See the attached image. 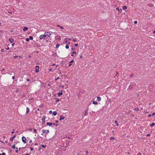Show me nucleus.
<instances>
[{"label":"nucleus","mask_w":155,"mask_h":155,"mask_svg":"<svg viewBox=\"0 0 155 155\" xmlns=\"http://www.w3.org/2000/svg\"><path fill=\"white\" fill-rule=\"evenodd\" d=\"M116 9L119 12H121L122 11V10L121 9H119L118 8H117Z\"/></svg>","instance_id":"15"},{"label":"nucleus","mask_w":155,"mask_h":155,"mask_svg":"<svg viewBox=\"0 0 155 155\" xmlns=\"http://www.w3.org/2000/svg\"><path fill=\"white\" fill-rule=\"evenodd\" d=\"M59 45H60L59 44H57L56 45V48H58L59 47Z\"/></svg>","instance_id":"26"},{"label":"nucleus","mask_w":155,"mask_h":155,"mask_svg":"<svg viewBox=\"0 0 155 155\" xmlns=\"http://www.w3.org/2000/svg\"><path fill=\"white\" fill-rule=\"evenodd\" d=\"M60 28L61 29H63V27H62V26H60Z\"/></svg>","instance_id":"51"},{"label":"nucleus","mask_w":155,"mask_h":155,"mask_svg":"<svg viewBox=\"0 0 155 155\" xmlns=\"http://www.w3.org/2000/svg\"><path fill=\"white\" fill-rule=\"evenodd\" d=\"M16 137V135H14L12 137H11L10 138V141H13V139Z\"/></svg>","instance_id":"5"},{"label":"nucleus","mask_w":155,"mask_h":155,"mask_svg":"<svg viewBox=\"0 0 155 155\" xmlns=\"http://www.w3.org/2000/svg\"><path fill=\"white\" fill-rule=\"evenodd\" d=\"M27 81H29V79H27Z\"/></svg>","instance_id":"55"},{"label":"nucleus","mask_w":155,"mask_h":155,"mask_svg":"<svg viewBox=\"0 0 155 155\" xmlns=\"http://www.w3.org/2000/svg\"><path fill=\"white\" fill-rule=\"evenodd\" d=\"M46 124L48 126H51L53 124V123H49V122H47L46 123Z\"/></svg>","instance_id":"9"},{"label":"nucleus","mask_w":155,"mask_h":155,"mask_svg":"<svg viewBox=\"0 0 155 155\" xmlns=\"http://www.w3.org/2000/svg\"><path fill=\"white\" fill-rule=\"evenodd\" d=\"M53 115L54 116L56 115L57 113L56 111H54L53 113Z\"/></svg>","instance_id":"13"},{"label":"nucleus","mask_w":155,"mask_h":155,"mask_svg":"<svg viewBox=\"0 0 155 155\" xmlns=\"http://www.w3.org/2000/svg\"><path fill=\"white\" fill-rule=\"evenodd\" d=\"M12 148L14 149L15 148V144H14L12 146Z\"/></svg>","instance_id":"30"},{"label":"nucleus","mask_w":155,"mask_h":155,"mask_svg":"<svg viewBox=\"0 0 155 155\" xmlns=\"http://www.w3.org/2000/svg\"><path fill=\"white\" fill-rule=\"evenodd\" d=\"M115 139V138L114 137H110V140H114Z\"/></svg>","instance_id":"20"},{"label":"nucleus","mask_w":155,"mask_h":155,"mask_svg":"<svg viewBox=\"0 0 155 155\" xmlns=\"http://www.w3.org/2000/svg\"><path fill=\"white\" fill-rule=\"evenodd\" d=\"M25 40H26V41H29V40H30V39H25Z\"/></svg>","instance_id":"48"},{"label":"nucleus","mask_w":155,"mask_h":155,"mask_svg":"<svg viewBox=\"0 0 155 155\" xmlns=\"http://www.w3.org/2000/svg\"><path fill=\"white\" fill-rule=\"evenodd\" d=\"M45 132L46 134H48L49 133V130H45Z\"/></svg>","instance_id":"24"},{"label":"nucleus","mask_w":155,"mask_h":155,"mask_svg":"<svg viewBox=\"0 0 155 155\" xmlns=\"http://www.w3.org/2000/svg\"><path fill=\"white\" fill-rule=\"evenodd\" d=\"M155 115V113H153L152 114V116H153V115Z\"/></svg>","instance_id":"45"},{"label":"nucleus","mask_w":155,"mask_h":155,"mask_svg":"<svg viewBox=\"0 0 155 155\" xmlns=\"http://www.w3.org/2000/svg\"><path fill=\"white\" fill-rule=\"evenodd\" d=\"M72 40H73V41H76V39H72Z\"/></svg>","instance_id":"53"},{"label":"nucleus","mask_w":155,"mask_h":155,"mask_svg":"<svg viewBox=\"0 0 155 155\" xmlns=\"http://www.w3.org/2000/svg\"><path fill=\"white\" fill-rule=\"evenodd\" d=\"M134 76V74H132L130 76V77H132L133 76Z\"/></svg>","instance_id":"47"},{"label":"nucleus","mask_w":155,"mask_h":155,"mask_svg":"<svg viewBox=\"0 0 155 155\" xmlns=\"http://www.w3.org/2000/svg\"><path fill=\"white\" fill-rule=\"evenodd\" d=\"M147 136L148 137H149L150 136V134H148L147 135Z\"/></svg>","instance_id":"49"},{"label":"nucleus","mask_w":155,"mask_h":155,"mask_svg":"<svg viewBox=\"0 0 155 155\" xmlns=\"http://www.w3.org/2000/svg\"><path fill=\"white\" fill-rule=\"evenodd\" d=\"M76 51L73 52L72 53V54H76Z\"/></svg>","instance_id":"39"},{"label":"nucleus","mask_w":155,"mask_h":155,"mask_svg":"<svg viewBox=\"0 0 155 155\" xmlns=\"http://www.w3.org/2000/svg\"><path fill=\"white\" fill-rule=\"evenodd\" d=\"M62 87V88H63L64 87V86L63 85L62 86H61V85H60V86H59V87Z\"/></svg>","instance_id":"43"},{"label":"nucleus","mask_w":155,"mask_h":155,"mask_svg":"<svg viewBox=\"0 0 155 155\" xmlns=\"http://www.w3.org/2000/svg\"><path fill=\"white\" fill-rule=\"evenodd\" d=\"M46 119V116H43L42 118V121L43 123H45V119Z\"/></svg>","instance_id":"3"},{"label":"nucleus","mask_w":155,"mask_h":155,"mask_svg":"<svg viewBox=\"0 0 155 155\" xmlns=\"http://www.w3.org/2000/svg\"><path fill=\"white\" fill-rule=\"evenodd\" d=\"M57 26L58 27H60V26L59 25H57Z\"/></svg>","instance_id":"54"},{"label":"nucleus","mask_w":155,"mask_h":155,"mask_svg":"<svg viewBox=\"0 0 155 155\" xmlns=\"http://www.w3.org/2000/svg\"><path fill=\"white\" fill-rule=\"evenodd\" d=\"M134 110H135L137 111L139 110V108L138 107L135 108Z\"/></svg>","instance_id":"23"},{"label":"nucleus","mask_w":155,"mask_h":155,"mask_svg":"<svg viewBox=\"0 0 155 155\" xmlns=\"http://www.w3.org/2000/svg\"><path fill=\"white\" fill-rule=\"evenodd\" d=\"M11 43H12L14 41V39H9Z\"/></svg>","instance_id":"25"},{"label":"nucleus","mask_w":155,"mask_h":155,"mask_svg":"<svg viewBox=\"0 0 155 155\" xmlns=\"http://www.w3.org/2000/svg\"><path fill=\"white\" fill-rule=\"evenodd\" d=\"M38 145V143H36L35 144H34V146L35 145Z\"/></svg>","instance_id":"58"},{"label":"nucleus","mask_w":155,"mask_h":155,"mask_svg":"<svg viewBox=\"0 0 155 155\" xmlns=\"http://www.w3.org/2000/svg\"><path fill=\"white\" fill-rule=\"evenodd\" d=\"M26 110H27V111H26V114H28L29 113V112L30 111V110H29V109L28 107H27Z\"/></svg>","instance_id":"8"},{"label":"nucleus","mask_w":155,"mask_h":155,"mask_svg":"<svg viewBox=\"0 0 155 155\" xmlns=\"http://www.w3.org/2000/svg\"><path fill=\"white\" fill-rule=\"evenodd\" d=\"M28 30V28L27 27H24L23 30V31H26Z\"/></svg>","instance_id":"11"},{"label":"nucleus","mask_w":155,"mask_h":155,"mask_svg":"<svg viewBox=\"0 0 155 155\" xmlns=\"http://www.w3.org/2000/svg\"><path fill=\"white\" fill-rule=\"evenodd\" d=\"M138 155H142V154L140 153H139Z\"/></svg>","instance_id":"57"},{"label":"nucleus","mask_w":155,"mask_h":155,"mask_svg":"<svg viewBox=\"0 0 155 155\" xmlns=\"http://www.w3.org/2000/svg\"><path fill=\"white\" fill-rule=\"evenodd\" d=\"M52 71V69L51 68H50L49 69V71Z\"/></svg>","instance_id":"46"},{"label":"nucleus","mask_w":155,"mask_h":155,"mask_svg":"<svg viewBox=\"0 0 155 155\" xmlns=\"http://www.w3.org/2000/svg\"><path fill=\"white\" fill-rule=\"evenodd\" d=\"M74 62V61L73 60H71L70 62V64H69V66L70 67L72 65L71 63H73Z\"/></svg>","instance_id":"10"},{"label":"nucleus","mask_w":155,"mask_h":155,"mask_svg":"<svg viewBox=\"0 0 155 155\" xmlns=\"http://www.w3.org/2000/svg\"><path fill=\"white\" fill-rule=\"evenodd\" d=\"M64 118H65V117H64L63 116H60V117L59 120H62L64 119Z\"/></svg>","instance_id":"7"},{"label":"nucleus","mask_w":155,"mask_h":155,"mask_svg":"<svg viewBox=\"0 0 155 155\" xmlns=\"http://www.w3.org/2000/svg\"><path fill=\"white\" fill-rule=\"evenodd\" d=\"M29 38H26V39H33V37L32 36H30L29 37Z\"/></svg>","instance_id":"19"},{"label":"nucleus","mask_w":155,"mask_h":155,"mask_svg":"<svg viewBox=\"0 0 155 155\" xmlns=\"http://www.w3.org/2000/svg\"><path fill=\"white\" fill-rule=\"evenodd\" d=\"M152 116V115H150V114H149L148 115V117H150Z\"/></svg>","instance_id":"59"},{"label":"nucleus","mask_w":155,"mask_h":155,"mask_svg":"<svg viewBox=\"0 0 155 155\" xmlns=\"http://www.w3.org/2000/svg\"><path fill=\"white\" fill-rule=\"evenodd\" d=\"M45 130L43 129L42 130V132L43 133H45Z\"/></svg>","instance_id":"31"},{"label":"nucleus","mask_w":155,"mask_h":155,"mask_svg":"<svg viewBox=\"0 0 155 155\" xmlns=\"http://www.w3.org/2000/svg\"><path fill=\"white\" fill-rule=\"evenodd\" d=\"M36 69L35 70V71L36 72H38L39 71V67L38 66H36L35 67Z\"/></svg>","instance_id":"4"},{"label":"nucleus","mask_w":155,"mask_h":155,"mask_svg":"<svg viewBox=\"0 0 155 155\" xmlns=\"http://www.w3.org/2000/svg\"><path fill=\"white\" fill-rule=\"evenodd\" d=\"M92 103L93 104H97L98 103L97 102H96L95 101H92Z\"/></svg>","instance_id":"14"},{"label":"nucleus","mask_w":155,"mask_h":155,"mask_svg":"<svg viewBox=\"0 0 155 155\" xmlns=\"http://www.w3.org/2000/svg\"><path fill=\"white\" fill-rule=\"evenodd\" d=\"M137 21H135L134 22V23L135 24H137Z\"/></svg>","instance_id":"38"},{"label":"nucleus","mask_w":155,"mask_h":155,"mask_svg":"<svg viewBox=\"0 0 155 155\" xmlns=\"http://www.w3.org/2000/svg\"><path fill=\"white\" fill-rule=\"evenodd\" d=\"M16 150H15V152L16 153H17L18 152V147H16Z\"/></svg>","instance_id":"28"},{"label":"nucleus","mask_w":155,"mask_h":155,"mask_svg":"<svg viewBox=\"0 0 155 155\" xmlns=\"http://www.w3.org/2000/svg\"><path fill=\"white\" fill-rule=\"evenodd\" d=\"M22 140L23 142L24 143H26V138L25 137H24V136L22 137Z\"/></svg>","instance_id":"2"},{"label":"nucleus","mask_w":155,"mask_h":155,"mask_svg":"<svg viewBox=\"0 0 155 155\" xmlns=\"http://www.w3.org/2000/svg\"><path fill=\"white\" fill-rule=\"evenodd\" d=\"M1 155H6V154L5 153H2V154H1Z\"/></svg>","instance_id":"35"},{"label":"nucleus","mask_w":155,"mask_h":155,"mask_svg":"<svg viewBox=\"0 0 155 155\" xmlns=\"http://www.w3.org/2000/svg\"><path fill=\"white\" fill-rule=\"evenodd\" d=\"M127 6H123V9L124 10H126L127 9Z\"/></svg>","instance_id":"18"},{"label":"nucleus","mask_w":155,"mask_h":155,"mask_svg":"<svg viewBox=\"0 0 155 155\" xmlns=\"http://www.w3.org/2000/svg\"><path fill=\"white\" fill-rule=\"evenodd\" d=\"M55 122H56V123H58V120H56V121H55Z\"/></svg>","instance_id":"50"},{"label":"nucleus","mask_w":155,"mask_h":155,"mask_svg":"<svg viewBox=\"0 0 155 155\" xmlns=\"http://www.w3.org/2000/svg\"><path fill=\"white\" fill-rule=\"evenodd\" d=\"M153 33H155V30H154L153 31Z\"/></svg>","instance_id":"64"},{"label":"nucleus","mask_w":155,"mask_h":155,"mask_svg":"<svg viewBox=\"0 0 155 155\" xmlns=\"http://www.w3.org/2000/svg\"><path fill=\"white\" fill-rule=\"evenodd\" d=\"M59 79V77H58L57 78H55V81H57V80H58V79Z\"/></svg>","instance_id":"34"},{"label":"nucleus","mask_w":155,"mask_h":155,"mask_svg":"<svg viewBox=\"0 0 155 155\" xmlns=\"http://www.w3.org/2000/svg\"><path fill=\"white\" fill-rule=\"evenodd\" d=\"M52 111H51V110H50V111H49V114H52Z\"/></svg>","instance_id":"37"},{"label":"nucleus","mask_w":155,"mask_h":155,"mask_svg":"<svg viewBox=\"0 0 155 155\" xmlns=\"http://www.w3.org/2000/svg\"><path fill=\"white\" fill-rule=\"evenodd\" d=\"M36 130H36V129H34V132H35V133H37Z\"/></svg>","instance_id":"41"},{"label":"nucleus","mask_w":155,"mask_h":155,"mask_svg":"<svg viewBox=\"0 0 155 155\" xmlns=\"http://www.w3.org/2000/svg\"><path fill=\"white\" fill-rule=\"evenodd\" d=\"M32 140H30V141H29V143H32Z\"/></svg>","instance_id":"52"},{"label":"nucleus","mask_w":155,"mask_h":155,"mask_svg":"<svg viewBox=\"0 0 155 155\" xmlns=\"http://www.w3.org/2000/svg\"><path fill=\"white\" fill-rule=\"evenodd\" d=\"M64 41H65L66 43H67V42H68V41H67L66 40V39H64Z\"/></svg>","instance_id":"56"},{"label":"nucleus","mask_w":155,"mask_h":155,"mask_svg":"<svg viewBox=\"0 0 155 155\" xmlns=\"http://www.w3.org/2000/svg\"><path fill=\"white\" fill-rule=\"evenodd\" d=\"M4 51H5V50H4V49H1V52H4Z\"/></svg>","instance_id":"29"},{"label":"nucleus","mask_w":155,"mask_h":155,"mask_svg":"<svg viewBox=\"0 0 155 155\" xmlns=\"http://www.w3.org/2000/svg\"><path fill=\"white\" fill-rule=\"evenodd\" d=\"M61 92H60V93H58V97H60L61 95L63 94V93L62 92V91H63L61 90Z\"/></svg>","instance_id":"6"},{"label":"nucleus","mask_w":155,"mask_h":155,"mask_svg":"<svg viewBox=\"0 0 155 155\" xmlns=\"http://www.w3.org/2000/svg\"><path fill=\"white\" fill-rule=\"evenodd\" d=\"M14 133V131H12V134H13Z\"/></svg>","instance_id":"61"},{"label":"nucleus","mask_w":155,"mask_h":155,"mask_svg":"<svg viewBox=\"0 0 155 155\" xmlns=\"http://www.w3.org/2000/svg\"><path fill=\"white\" fill-rule=\"evenodd\" d=\"M41 147L44 148H45V146L44 145H42Z\"/></svg>","instance_id":"33"},{"label":"nucleus","mask_w":155,"mask_h":155,"mask_svg":"<svg viewBox=\"0 0 155 155\" xmlns=\"http://www.w3.org/2000/svg\"><path fill=\"white\" fill-rule=\"evenodd\" d=\"M88 109L86 110H85V113H84V115L85 116L87 115L88 114V113H87V110Z\"/></svg>","instance_id":"12"},{"label":"nucleus","mask_w":155,"mask_h":155,"mask_svg":"<svg viewBox=\"0 0 155 155\" xmlns=\"http://www.w3.org/2000/svg\"><path fill=\"white\" fill-rule=\"evenodd\" d=\"M155 125V123H153L152 124H150V126L151 127H153Z\"/></svg>","instance_id":"16"},{"label":"nucleus","mask_w":155,"mask_h":155,"mask_svg":"<svg viewBox=\"0 0 155 155\" xmlns=\"http://www.w3.org/2000/svg\"><path fill=\"white\" fill-rule=\"evenodd\" d=\"M30 149H31V150H33V148H32V147H31L30 148Z\"/></svg>","instance_id":"40"},{"label":"nucleus","mask_w":155,"mask_h":155,"mask_svg":"<svg viewBox=\"0 0 155 155\" xmlns=\"http://www.w3.org/2000/svg\"><path fill=\"white\" fill-rule=\"evenodd\" d=\"M117 120H115L114 121V123L116 124V126H118L119 125V124L117 123Z\"/></svg>","instance_id":"22"},{"label":"nucleus","mask_w":155,"mask_h":155,"mask_svg":"<svg viewBox=\"0 0 155 155\" xmlns=\"http://www.w3.org/2000/svg\"><path fill=\"white\" fill-rule=\"evenodd\" d=\"M97 100L98 101H100L101 100V98L100 97H97Z\"/></svg>","instance_id":"17"},{"label":"nucleus","mask_w":155,"mask_h":155,"mask_svg":"<svg viewBox=\"0 0 155 155\" xmlns=\"http://www.w3.org/2000/svg\"><path fill=\"white\" fill-rule=\"evenodd\" d=\"M65 48L67 49H68L69 48V46L67 45L65 46Z\"/></svg>","instance_id":"27"},{"label":"nucleus","mask_w":155,"mask_h":155,"mask_svg":"<svg viewBox=\"0 0 155 155\" xmlns=\"http://www.w3.org/2000/svg\"><path fill=\"white\" fill-rule=\"evenodd\" d=\"M51 34L49 32H45L44 35H40L39 39H48L50 37Z\"/></svg>","instance_id":"1"},{"label":"nucleus","mask_w":155,"mask_h":155,"mask_svg":"<svg viewBox=\"0 0 155 155\" xmlns=\"http://www.w3.org/2000/svg\"><path fill=\"white\" fill-rule=\"evenodd\" d=\"M72 50L74 51V48H72Z\"/></svg>","instance_id":"63"},{"label":"nucleus","mask_w":155,"mask_h":155,"mask_svg":"<svg viewBox=\"0 0 155 155\" xmlns=\"http://www.w3.org/2000/svg\"><path fill=\"white\" fill-rule=\"evenodd\" d=\"M55 99L56 100V102H58L60 101L59 99L58 98H56Z\"/></svg>","instance_id":"21"},{"label":"nucleus","mask_w":155,"mask_h":155,"mask_svg":"<svg viewBox=\"0 0 155 155\" xmlns=\"http://www.w3.org/2000/svg\"><path fill=\"white\" fill-rule=\"evenodd\" d=\"M74 45L75 46H78V44H75V45Z\"/></svg>","instance_id":"42"},{"label":"nucleus","mask_w":155,"mask_h":155,"mask_svg":"<svg viewBox=\"0 0 155 155\" xmlns=\"http://www.w3.org/2000/svg\"><path fill=\"white\" fill-rule=\"evenodd\" d=\"M53 124L54 125H55V126H58V124H55L54 123H53Z\"/></svg>","instance_id":"32"},{"label":"nucleus","mask_w":155,"mask_h":155,"mask_svg":"<svg viewBox=\"0 0 155 155\" xmlns=\"http://www.w3.org/2000/svg\"><path fill=\"white\" fill-rule=\"evenodd\" d=\"M8 141H5V143H8Z\"/></svg>","instance_id":"62"},{"label":"nucleus","mask_w":155,"mask_h":155,"mask_svg":"<svg viewBox=\"0 0 155 155\" xmlns=\"http://www.w3.org/2000/svg\"><path fill=\"white\" fill-rule=\"evenodd\" d=\"M9 49V47H8L7 48H6L7 50H8Z\"/></svg>","instance_id":"60"},{"label":"nucleus","mask_w":155,"mask_h":155,"mask_svg":"<svg viewBox=\"0 0 155 155\" xmlns=\"http://www.w3.org/2000/svg\"><path fill=\"white\" fill-rule=\"evenodd\" d=\"M18 58V56H15L14 57V58Z\"/></svg>","instance_id":"36"},{"label":"nucleus","mask_w":155,"mask_h":155,"mask_svg":"<svg viewBox=\"0 0 155 155\" xmlns=\"http://www.w3.org/2000/svg\"><path fill=\"white\" fill-rule=\"evenodd\" d=\"M15 78V76H12V78L13 79H14Z\"/></svg>","instance_id":"44"}]
</instances>
